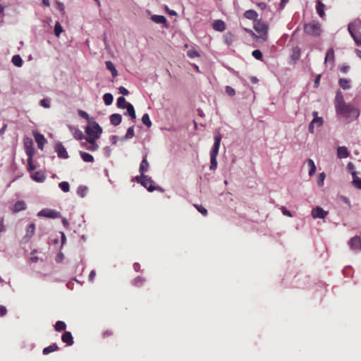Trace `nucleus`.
I'll use <instances>...</instances> for the list:
<instances>
[{
	"label": "nucleus",
	"instance_id": "45",
	"mask_svg": "<svg viewBox=\"0 0 361 361\" xmlns=\"http://www.w3.org/2000/svg\"><path fill=\"white\" fill-rule=\"evenodd\" d=\"M32 157H28L27 159V169L30 172L34 171L35 169V166H34L33 164V161H32Z\"/></svg>",
	"mask_w": 361,
	"mask_h": 361
},
{
	"label": "nucleus",
	"instance_id": "14",
	"mask_svg": "<svg viewBox=\"0 0 361 361\" xmlns=\"http://www.w3.org/2000/svg\"><path fill=\"white\" fill-rule=\"evenodd\" d=\"M323 123V118L322 117L316 116V118H314V119L311 121L309 126V130L310 133H314V126L317 127H319Z\"/></svg>",
	"mask_w": 361,
	"mask_h": 361
},
{
	"label": "nucleus",
	"instance_id": "36",
	"mask_svg": "<svg viewBox=\"0 0 361 361\" xmlns=\"http://www.w3.org/2000/svg\"><path fill=\"white\" fill-rule=\"evenodd\" d=\"M307 165L310 167L309 175L312 176L316 171V166L312 159L307 160Z\"/></svg>",
	"mask_w": 361,
	"mask_h": 361
},
{
	"label": "nucleus",
	"instance_id": "21",
	"mask_svg": "<svg viewBox=\"0 0 361 361\" xmlns=\"http://www.w3.org/2000/svg\"><path fill=\"white\" fill-rule=\"evenodd\" d=\"M337 155L340 159L347 158L349 156V152L345 147H338L337 148Z\"/></svg>",
	"mask_w": 361,
	"mask_h": 361
},
{
	"label": "nucleus",
	"instance_id": "34",
	"mask_svg": "<svg viewBox=\"0 0 361 361\" xmlns=\"http://www.w3.org/2000/svg\"><path fill=\"white\" fill-rule=\"evenodd\" d=\"M66 328V324L64 322L58 321L56 322L54 325V329L56 331H61L65 330Z\"/></svg>",
	"mask_w": 361,
	"mask_h": 361
},
{
	"label": "nucleus",
	"instance_id": "57",
	"mask_svg": "<svg viewBox=\"0 0 361 361\" xmlns=\"http://www.w3.org/2000/svg\"><path fill=\"white\" fill-rule=\"evenodd\" d=\"M6 231V228L4 224V219L2 218L0 221V233L4 232Z\"/></svg>",
	"mask_w": 361,
	"mask_h": 361
},
{
	"label": "nucleus",
	"instance_id": "11",
	"mask_svg": "<svg viewBox=\"0 0 361 361\" xmlns=\"http://www.w3.org/2000/svg\"><path fill=\"white\" fill-rule=\"evenodd\" d=\"M55 152L57 153V155L59 158L61 159H68V154L66 152V148L63 147V145L61 143H56L55 145Z\"/></svg>",
	"mask_w": 361,
	"mask_h": 361
},
{
	"label": "nucleus",
	"instance_id": "7",
	"mask_svg": "<svg viewBox=\"0 0 361 361\" xmlns=\"http://www.w3.org/2000/svg\"><path fill=\"white\" fill-rule=\"evenodd\" d=\"M349 246L350 247L355 251V252H360L361 251V238L360 237L356 235L354 236L350 239L349 241Z\"/></svg>",
	"mask_w": 361,
	"mask_h": 361
},
{
	"label": "nucleus",
	"instance_id": "20",
	"mask_svg": "<svg viewBox=\"0 0 361 361\" xmlns=\"http://www.w3.org/2000/svg\"><path fill=\"white\" fill-rule=\"evenodd\" d=\"M122 116L119 114H113L110 116V122L112 125L116 126L121 123Z\"/></svg>",
	"mask_w": 361,
	"mask_h": 361
},
{
	"label": "nucleus",
	"instance_id": "3",
	"mask_svg": "<svg viewBox=\"0 0 361 361\" xmlns=\"http://www.w3.org/2000/svg\"><path fill=\"white\" fill-rule=\"evenodd\" d=\"M221 141V135L219 133H216L214 135V143L210 152L211 165L209 169L212 171L216 170V169L217 168L216 157L219 153Z\"/></svg>",
	"mask_w": 361,
	"mask_h": 361
},
{
	"label": "nucleus",
	"instance_id": "27",
	"mask_svg": "<svg viewBox=\"0 0 361 361\" xmlns=\"http://www.w3.org/2000/svg\"><path fill=\"white\" fill-rule=\"evenodd\" d=\"M80 154L84 161H85V162H93L94 161V157L91 154H90L87 152H80Z\"/></svg>",
	"mask_w": 361,
	"mask_h": 361
},
{
	"label": "nucleus",
	"instance_id": "53",
	"mask_svg": "<svg viewBox=\"0 0 361 361\" xmlns=\"http://www.w3.org/2000/svg\"><path fill=\"white\" fill-rule=\"evenodd\" d=\"M40 105L44 108H49L50 105L49 101L47 99H43L40 101Z\"/></svg>",
	"mask_w": 361,
	"mask_h": 361
},
{
	"label": "nucleus",
	"instance_id": "51",
	"mask_svg": "<svg viewBox=\"0 0 361 361\" xmlns=\"http://www.w3.org/2000/svg\"><path fill=\"white\" fill-rule=\"evenodd\" d=\"M133 136H134V128H133V126H131V127L128 128V129L127 130L126 137L130 138Z\"/></svg>",
	"mask_w": 361,
	"mask_h": 361
},
{
	"label": "nucleus",
	"instance_id": "40",
	"mask_svg": "<svg viewBox=\"0 0 361 361\" xmlns=\"http://www.w3.org/2000/svg\"><path fill=\"white\" fill-rule=\"evenodd\" d=\"M63 28L59 22H56L54 26V33L56 37H59L63 32Z\"/></svg>",
	"mask_w": 361,
	"mask_h": 361
},
{
	"label": "nucleus",
	"instance_id": "8",
	"mask_svg": "<svg viewBox=\"0 0 361 361\" xmlns=\"http://www.w3.org/2000/svg\"><path fill=\"white\" fill-rule=\"evenodd\" d=\"M254 28L260 37H263L267 35L268 27L265 23L261 21H257L254 25Z\"/></svg>",
	"mask_w": 361,
	"mask_h": 361
},
{
	"label": "nucleus",
	"instance_id": "31",
	"mask_svg": "<svg viewBox=\"0 0 361 361\" xmlns=\"http://www.w3.org/2000/svg\"><path fill=\"white\" fill-rule=\"evenodd\" d=\"M338 84L343 90H348L350 87V80L345 78H341L338 80Z\"/></svg>",
	"mask_w": 361,
	"mask_h": 361
},
{
	"label": "nucleus",
	"instance_id": "39",
	"mask_svg": "<svg viewBox=\"0 0 361 361\" xmlns=\"http://www.w3.org/2000/svg\"><path fill=\"white\" fill-rule=\"evenodd\" d=\"M32 178L33 180L37 182H42L44 180V176L39 171L35 172L32 176Z\"/></svg>",
	"mask_w": 361,
	"mask_h": 361
},
{
	"label": "nucleus",
	"instance_id": "6",
	"mask_svg": "<svg viewBox=\"0 0 361 361\" xmlns=\"http://www.w3.org/2000/svg\"><path fill=\"white\" fill-rule=\"evenodd\" d=\"M35 232V224L34 223L30 224L27 228L25 235L23 238V242L24 243H27L30 239L32 238Z\"/></svg>",
	"mask_w": 361,
	"mask_h": 361
},
{
	"label": "nucleus",
	"instance_id": "42",
	"mask_svg": "<svg viewBox=\"0 0 361 361\" xmlns=\"http://www.w3.org/2000/svg\"><path fill=\"white\" fill-rule=\"evenodd\" d=\"M95 140H93V141L88 142L90 143V145L85 147L87 150L94 152L98 149L99 147L96 144Z\"/></svg>",
	"mask_w": 361,
	"mask_h": 361
},
{
	"label": "nucleus",
	"instance_id": "23",
	"mask_svg": "<svg viewBox=\"0 0 361 361\" xmlns=\"http://www.w3.org/2000/svg\"><path fill=\"white\" fill-rule=\"evenodd\" d=\"M26 209V204L23 201H18L14 204V212H19Z\"/></svg>",
	"mask_w": 361,
	"mask_h": 361
},
{
	"label": "nucleus",
	"instance_id": "47",
	"mask_svg": "<svg viewBox=\"0 0 361 361\" xmlns=\"http://www.w3.org/2000/svg\"><path fill=\"white\" fill-rule=\"evenodd\" d=\"M187 55L191 59L198 57L200 56L199 53L195 49H190L188 51Z\"/></svg>",
	"mask_w": 361,
	"mask_h": 361
},
{
	"label": "nucleus",
	"instance_id": "32",
	"mask_svg": "<svg viewBox=\"0 0 361 361\" xmlns=\"http://www.w3.org/2000/svg\"><path fill=\"white\" fill-rule=\"evenodd\" d=\"M11 61L17 67H21L23 65V60L20 55H14Z\"/></svg>",
	"mask_w": 361,
	"mask_h": 361
},
{
	"label": "nucleus",
	"instance_id": "33",
	"mask_svg": "<svg viewBox=\"0 0 361 361\" xmlns=\"http://www.w3.org/2000/svg\"><path fill=\"white\" fill-rule=\"evenodd\" d=\"M103 99L106 105H111L113 102L114 97L110 93H105L103 96Z\"/></svg>",
	"mask_w": 361,
	"mask_h": 361
},
{
	"label": "nucleus",
	"instance_id": "30",
	"mask_svg": "<svg viewBox=\"0 0 361 361\" xmlns=\"http://www.w3.org/2000/svg\"><path fill=\"white\" fill-rule=\"evenodd\" d=\"M126 108L127 109V112L128 115L131 117V118L135 119L136 118V115L133 106L131 104L128 103L126 104Z\"/></svg>",
	"mask_w": 361,
	"mask_h": 361
},
{
	"label": "nucleus",
	"instance_id": "15",
	"mask_svg": "<svg viewBox=\"0 0 361 361\" xmlns=\"http://www.w3.org/2000/svg\"><path fill=\"white\" fill-rule=\"evenodd\" d=\"M34 137H35V140L36 142L37 143L38 148L40 149H43V146L45 144V142H47L44 135L40 133H37L34 134Z\"/></svg>",
	"mask_w": 361,
	"mask_h": 361
},
{
	"label": "nucleus",
	"instance_id": "59",
	"mask_svg": "<svg viewBox=\"0 0 361 361\" xmlns=\"http://www.w3.org/2000/svg\"><path fill=\"white\" fill-rule=\"evenodd\" d=\"M57 7L61 11H64V6L63 4L60 1H56Z\"/></svg>",
	"mask_w": 361,
	"mask_h": 361
},
{
	"label": "nucleus",
	"instance_id": "43",
	"mask_svg": "<svg viewBox=\"0 0 361 361\" xmlns=\"http://www.w3.org/2000/svg\"><path fill=\"white\" fill-rule=\"evenodd\" d=\"M194 207L200 212L202 215L206 216L207 214V210L200 204H194Z\"/></svg>",
	"mask_w": 361,
	"mask_h": 361
},
{
	"label": "nucleus",
	"instance_id": "18",
	"mask_svg": "<svg viewBox=\"0 0 361 361\" xmlns=\"http://www.w3.org/2000/svg\"><path fill=\"white\" fill-rule=\"evenodd\" d=\"M213 28L219 32H223L226 29V25L221 20H216L213 23Z\"/></svg>",
	"mask_w": 361,
	"mask_h": 361
},
{
	"label": "nucleus",
	"instance_id": "50",
	"mask_svg": "<svg viewBox=\"0 0 361 361\" xmlns=\"http://www.w3.org/2000/svg\"><path fill=\"white\" fill-rule=\"evenodd\" d=\"M225 42L228 45H230L232 43L233 40V35L231 33H227L225 37Z\"/></svg>",
	"mask_w": 361,
	"mask_h": 361
},
{
	"label": "nucleus",
	"instance_id": "16",
	"mask_svg": "<svg viewBox=\"0 0 361 361\" xmlns=\"http://www.w3.org/2000/svg\"><path fill=\"white\" fill-rule=\"evenodd\" d=\"M147 154H145L143 156V159L141 161V164H140V166L139 168V171L142 175L148 171V169L149 166V163L147 160Z\"/></svg>",
	"mask_w": 361,
	"mask_h": 361
},
{
	"label": "nucleus",
	"instance_id": "63",
	"mask_svg": "<svg viewBox=\"0 0 361 361\" xmlns=\"http://www.w3.org/2000/svg\"><path fill=\"white\" fill-rule=\"evenodd\" d=\"M133 268L136 271H139L140 270V265L138 263H134Z\"/></svg>",
	"mask_w": 361,
	"mask_h": 361
},
{
	"label": "nucleus",
	"instance_id": "37",
	"mask_svg": "<svg viewBox=\"0 0 361 361\" xmlns=\"http://www.w3.org/2000/svg\"><path fill=\"white\" fill-rule=\"evenodd\" d=\"M128 104L123 97H120L117 99V106L121 109L126 107V104Z\"/></svg>",
	"mask_w": 361,
	"mask_h": 361
},
{
	"label": "nucleus",
	"instance_id": "64",
	"mask_svg": "<svg viewBox=\"0 0 361 361\" xmlns=\"http://www.w3.org/2000/svg\"><path fill=\"white\" fill-rule=\"evenodd\" d=\"M349 70V66H343L341 68V71L343 72V73H347Z\"/></svg>",
	"mask_w": 361,
	"mask_h": 361
},
{
	"label": "nucleus",
	"instance_id": "41",
	"mask_svg": "<svg viewBox=\"0 0 361 361\" xmlns=\"http://www.w3.org/2000/svg\"><path fill=\"white\" fill-rule=\"evenodd\" d=\"M59 186L64 192H68L70 190L69 183L66 181L61 182Z\"/></svg>",
	"mask_w": 361,
	"mask_h": 361
},
{
	"label": "nucleus",
	"instance_id": "46",
	"mask_svg": "<svg viewBox=\"0 0 361 361\" xmlns=\"http://www.w3.org/2000/svg\"><path fill=\"white\" fill-rule=\"evenodd\" d=\"M252 55L257 60H261L262 59V54L259 49L254 50L252 53Z\"/></svg>",
	"mask_w": 361,
	"mask_h": 361
},
{
	"label": "nucleus",
	"instance_id": "17",
	"mask_svg": "<svg viewBox=\"0 0 361 361\" xmlns=\"http://www.w3.org/2000/svg\"><path fill=\"white\" fill-rule=\"evenodd\" d=\"M61 340L63 343L68 345H72L73 344V338L71 332L65 331L61 336Z\"/></svg>",
	"mask_w": 361,
	"mask_h": 361
},
{
	"label": "nucleus",
	"instance_id": "12",
	"mask_svg": "<svg viewBox=\"0 0 361 361\" xmlns=\"http://www.w3.org/2000/svg\"><path fill=\"white\" fill-rule=\"evenodd\" d=\"M26 154L28 157H33L35 149L33 147V142L31 139H27L24 142Z\"/></svg>",
	"mask_w": 361,
	"mask_h": 361
},
{
	"label": "nucleus",
	"instance_id": "22",
	"mask_svg": "<svg viewBox=\"0 0 361 361\" xmlns=\"http://www.w3.org/2000/svg\"><path fill=\"white\" fill-rule=\"evenodd\" d=\"M331 62L334 63V51L333 48H330L328 49L325 56V63Z\"/></svg>",
	"mask_w": 361,
	"mask_h": 361
},
{
	"label": "nucleus",
	"instance_id": "35",
	"mask_svg": "<svg viewBox=\"0 0 361 361\" xmlns=\"http://www.w3.org/2000/svg\"><path fill=\"white\" fill-rule=\"evenodd\" d=\"M152 20L156 23H164L166 20L164 16L154 15L152 16Z\"/></svg>",
	"mask_w": 361,
	"mask_h": 361
},
{
	"label": "nucleus",
	"instance_id": "28",
	"mask_svg": "<svg viewBox=\"0 0 361 361\" xmlns=\"http://www.w3.org/2000/svg\"><path fill=\"white\" fill-rule=\"evenodd\" d=\"M145 281V279L143 277L137 276L133 280L132 283L134 286L141 287L143 286Z\"/></svg>",
	"mask_w": 361,
	"mask_h": 361
},
{
	"label": "nucleus",
	"instance_id": "48",
	"mask_svg": "<svg viewBox=\"0 0 361 361\" xmlns=\"http://www.w3.org/2000/svg\"><path fill=\"white\" fill-rule=\"evenodd\" d=\"M78 114L83 118L86 119L88 123L90 121H92V120L90 119V116L88 115V114L87 112H85V111H82V110H79L78 111Z\"/></svg>",
	"mask_w": 361,
	"mask_h": 361
},
{
	"label": "nucleus",
	"instance_id": "60",
	"mask_svg": "<svg viewBox=\"0 0 361 361\" xmlns=\"http://www.w3.org/2000/svg\"><path fill=\"white\" fill-rule=\"evenodd\" d=\"M95 275H96V272L94 270H92L89 275V280L91 281H93L94 278L95 277Z\"/></svg>",
	"mask_w": 361,
	"mask_h": 361
},
{
	"label": "nucleus",
	"instance_id": "61",
	"mask_svg": "<svg viewBox=\"0 0 361 361\" xmlns=\"http://www.w3.org/2000/svg\"><path fill=\"white\" fill-rule=\"evenodd\" d=\"M320 78H321V75H318L314 80V87H317L319 86Z\"/></svg>",
	"mask_w": 361,
	"mask_h": 361
},
{
	"label": "nucleus",
	"instance_id": "10",
	"mask_svg": "<svg viewBox=\"0 0 361 361\" xmlns=\"http://www.w3.org/2000/svg\"><path fill=\"white\" fill-rule=\"evenodd\" d=\"M37 215L39 216L55 219L59 216V212L53 209H44L41 210Z\"/></svg>",
	"mask_w": 361,
	"mask_h": 361
},
{
	"label": "nucleus",
	"instance_id": "62",
	"mask_svg": "<svg viewBox=\"0 0 361 361\" xmlns=\"http://www.w3.org/2000/svg\"><path fill=\"white\" fill-rule=\"evenodd\" d=\"M103 335L104 337L109 336L112 335V331L111 330H106L103 332Z\"/></svg>",
	"mask_w": 361,
	"mask_h": 361
},
{
	"label": "nucleus",
	"instance_id": "49",
	"mask_svg": "<svg viewBox=\"0 0 361 361\" xmlns=\"http://www.w3.org/2000/svg\"><path fill=\"white\" fill-rule=\"evenodd\" d=\"M325 178H326V174L324 172L319 174L317 183L319 186L323 185L324 180Z\"/></svg>",
	"mask_w": 361,
	"mask_h": 361
},
{
	"label": "nucleus",
	"instance_id": "38",
	"mask_svg": "<svg viewBox=\"0 0 361 361\" xmlns=\"http://www.w3.org/2000/svg\"><path fill=\"white\" fill-rule=\"evenodd\" d=\"M142 122L148 128L152 126V122L150 121L148 114H145L142 117Z\"/></svg>",
	"mask_w": 361,
	"mask_h": 361
},
{
	"label": "nucleus",
	"instance_id": "4",
	"mask_svg": "<svg viewBox=\"0 0 361 361\" xmlns=\"http://www.w3.org/2000/svg\"><path fill=\"white\" fill-rule=\"evenodd\" d=\"M348 30L357 45H361V20H355L348 24Z\"/></svg>",
	"mask_w": 361,
	"mask_h": 361
},
{
	"label": "nucleus",
	"instance_id": "56",
	"mask_svg": "<svg viewBox=\"0 0 361 361\" xmlns=\"http://www.w3.org/2000/svg\"><path fill=\"white\" fill-rule=\"evenodd\" d=\"M282 213H283V214H284L287 216H289V217L292 216L291 212L290 211H288L286 207L282 208Z\"/></svg>",
	"mask_w": 361,
	"mask_h": 361
},
{
	"label": "nucleus",
	"instance_id": "44",
	"mask_svg": "<svg viewBox=\"0 0 361 361\" xmlns=\"http://www.w3.org/2000/svg\"><path fill=\"white\" fill-rule=\"evenodd\" d=\"M87 190V187H85V186H80L78 188L77 192H78V194L80 197H83L86 195Z\"/></svg>",
	"mask_w": 361,
	"mask_h": 361
},
{
	"label": "nucleus",
	"instance_id": "1",
	"mask_svg": "<svg viewBox=\"0 0 361 361\" xmlns=\"http://www.w3.org/2000/svg\"><path fill=\"white\" fill-rule=\"evenodd\" d=\"M334 103L337 114L342 115L346 118H357L359 117V109L353 104H346L344 102L341 92L338 91L336 92Z\"/></svg>",
	"mask_w": 361,
	"mask_h": 361
},
{
	"label": "nucleus",
	"instance_id": "5",
	"mask_svg": "<svg viewBox=\"0 0 361 361\" xmlns=\"http://www.w3.org/2000/svg\"><path fill=\"white\" fill-rule=\"evenodd\" d=\"M304 31L306 34L314 37H318L321 34V25L319 23L312 21L304 25Z\"/></svg>",
	"mask_w": 361,
	"mask_h": 361
},
{
	"label": "nucleus",
	"instance_id": "26",
	"mask_svg": "<svg viewBox=\"0 0 361 361\" xmlns=\"http://www.w3.org/2000/svg\"><path fill=\"white\" fill-rule=\"evenodd\" d=\"M352 175H353V185L355 188L361 190V178H360L357 176L356 172H353Z\"/></svg>",
	"mask_w": 361,
	"mask_h": 361
},
{
	"label": "nucleus",
	"instance_id": "2",
	"mask_svg": "<svg viewBox=\"0 0 361 361\" xmlns=\"http://www.w3.org/2000/svg\"><path fill=\"white\" fill-rule=\"evenodd\" d=\"M88 123L85 128V133L87 135V137L85 138L86 141L91 142L93 140L99 139L102 133V128L94 121H90Z\"/></svg>",
	"mask_w": 361,
	"mask_h": 361
},
{
	"label": "nucleus",
	"instance_id": "55",
	"mask_svg": "<svg viewBox=\"0 0 361 361\" xmlns=\"http://www.w3.org/2000/svg\"><path fill=\"white\" fill-rule=\"evenodd\" d=\"M7 312L6 307L0 305V317L4 316Z\"/></svg>",
	"mask_w": 361,
	"mask_h": 361
},
{
	"label": "nucleus",
	"instance_id": "9",
	"mask_svg": "<svg viewBox=\"0 0 361 361\" xmlns=\"http://www.w3.org/2000/svg\"><path fill=\"white\" fill-rule=\"evenodd\" d=\"M311 214L313 219H324L327 216L328 212L320 207H317L312 209Z\"/></svg>",
	"mask_w": 361,
	"mask_h": 361
},
{
	"label": "nucleus",
	"instance_id": "54",
	"mask_svg": "<svg viewBox=\"0 0 361 361\" xmlns=\"http://www.w3.org/2000/svg\"><path fill=\"white\" fill-rule=\"evenodd\" d=\"M119 92L121 94H122L123 95H128L129 94L128 90L126 87H124L123 86H121L119 87Z\"/></svg>",
	"mask_w": 361,
	"mask_h": 361
},
{
	"label": "nucleus",
	"instance_id": "19",
	"mask_svg": "<svg viewBox=\"0 0 361 361\" xmlns=\"http://www.w3.org/2000/svg\"><path fill=\"white\" fill-rule=\"evenodd\" d=\"M325 5L320 0L317 1V5H316V11L318 15L321 18H324L325 16Z\"/></svg>",
	"mask_w": 361,
	"mask_h": 361
},
{
	"label": "nucleus",
	"instance_id": "58",
	"mask_svg": "<svg viewBox=\"0 0 361 361\" xmlns=\"http://www.w3.org/2000/svg\"><path fill=\"white\" fill-rule=\"evenodd\" d=\"M145 175H144V174H142H142H141V176H136V177H135V180H136V181H137V183H140V184H141V183H142V181L143 180V179H144V178H145Z\"/></svg>",
	"mask_w": 361,
	"mask_h": 361
},
{
	"label": "nucleus",
	"instance_id": "29",
	"mask_svg": "<svg viewBox=\"0 0 361 361\" xmlns=\"http://www.w3.org/2000/svg\"><path fill=\"white\" fill-rule=\"evenodd\" d=\"M106 68L111 72L114 77L117 75V71L111 61H108L106 62Z\"/></svg>",
	"mask_w": 361,
	"mask_h": 361
},
{
	"label": "nucleus",
	"instance_id": "13",
	"mask_svg": "<svg viewBox=\"0 0 361 361\" xmlns=\"http://www.w3.org/2000/svg\"><path fill=\"white\" fill-rule=\"evenodd\" d=\"M153 180L147 176H145L143 180L141 183V185L146 188L148 191L153 192L155 190V187L152 185Z\"/></svg>",
	"mask_w": 361,
	"mask_h": 361
},
{
	"label": "nucleus",
	"instance_id": "24",
	"mask_svg": "<svg viewBox=\"0 0 361 361\" xmlns=\"http://www.w3.org/2000/svg\"><path fill=\"white\" fill-rule=\"evenodd\" d=\"M59 350V347L56 343H53L43 349V354L48 355L52 352H55Z\"/></svg>",
	"mask_w": 361,
	"mask_h": 361
},
{
	"label": "nucleus",
	"instance_id": "52",
	"mask_svg": "<svg viewBox=\"0 0 361 361\" xmlns=\"http://www.w3.org/2000/svg\"><path fill=\"white\" fill-rule=\"evenodd\" d=\"M226 92L229 95V96H234L235 94V90L231 87V86H226Z\"/></svg>",
	"mask_w": 361,
	"mask_h": 361
},
{
	"label": "nucleus",
	"instance_id": "25",
	"mask_svg": "<svg viewBox=\"0 0 361 361\" xmlns=\"http://www.w3.org/2000/svg\"><path fill=\"white\" fill-rule=\"evenodd\" d=\"M244 16L250 20H256L258 14L254 10H247L244 13Z\"/></svg>",
	"mask_w": 361,
	"mask_h": 361
}]
</instances>
